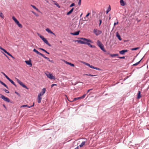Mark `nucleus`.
<instances>
[{
  "label": "nucleus",
  "instance_id": "72a5a7b5",
  "mask_svg": "<svg viewBox=\"0 0 149 149\" xmlns=\"http://www.w3.org/2000/svg\"><path fill=\"white\" fill-rule=\"evenodd\" d=\"M139 47H136V48H132L131 49V50H132V51L136 50L137 49H139Z\"/></svg>",
  "mask_w": 149,
  "mask_h": 149
},
{
  "label": "nucleus",
  "instance_id": "6e6552de",
  "mask_svg": "<svg viewBox=\"0 0 149 149\" xmlns=\"http://www.w3.org/2000/svg\"><path fill=\"white\" fill-rule=\"evenodd\" d=\"M45 74L47 77L51 79H53L54 80L55 79V77L53 76L52 74H50L49 73H45Z\"/></svg>",
  "mask_w": 149,
  "mask_h": 149
},
{
  "label": "nucleus",
  "instance_id": "423d86ee",
  "mask_svg": "<svg viewBox=\"0 0 149 149\" xmlns=\"http://www.w3.org/2000/svg\"><path fill=\"white\" fill-rule=\"evenodd\" d=\"M93 32L96 36H98L101 34L102 32L101 31L97 29H94L93 30Z\"/></svg>",
  "mask_w": 149,
  "mask_h": 149
},
{
  "label": "nucleus",
  "instance_id": "4be33fe9",
  "mask_svg": "<svg viewBox=\"0 0 149 149\" xmlns=\"http://www.w3.org/2000/svg\"><path fill=\"white\" fill-rule=\"evenodd\" d=\"M116 36L118 37L119 40H122V38H121L120 35L118 32L116 33Z\"/></svg>",
  "mask_w": 149,
  "mask_h": 149
},
{
  "label": "nucleus",
  "instance_id": "473e14b6",
  "mask_svg": "<svg viewBox=\"0 0 149 149\" xmlns=\"http://www.w3.org/2000/svg\"><path fill=\"white\" fill-rule=\"evenodd\" d=\"M0 49L3 51L5 53H6V52H7L6 50L2 48L1 46H0Z\"/></svg>",
  "mask_w": 149,
  "mask_h": 149
},
{
  "label": "nucleus",
  "instance_id": "bb28decb",
  "mask_svg": "<svg viewBox=\"0 0 149 149\" xmlns=\"http://www.w3.org/2000/svg\"><path fill=\"white\" fill-rule=\"evenodd\" d=\"M90 42H88L87 44L86 45H88L89 46L91 47L92 48H95V46L94 45H91V44H90Z\"/></svg>",
  "mask_w": 149,
  "mask_h": 149
},
{
  "label": "nucleus",
  "instance_id": "680f3d73",
  "mask_svg": "<svg viewBox=\"0 0 149 149\" xmlns=\"http://www.w3.org/2000/svg\"><path fill=\"white\" fill-rule=\"evenodd\" d=\"M3 106L5 108H6L4 104L3 105Z\"/></svg>",
  "mask_w": 149,
  "mask_h": 149
},
{
  "label": "nucleus",
  "instance_id": "8fccbe9b",
  "mask_svg": "<svg viewBox=\"0 0 149 149\" xmlns=\"http://www.w3.org/2000/svg\"><path fill=\"white\" fill-rule=\"evenodd\" d=\"M86 75H88V76H95V75H92L90 74H86Z\"/></svg>",
  "mask_w": 149,
  "mask_h": 149
},
{
  "label": "nucleus",
  "instance_id": "c9c22d12",
  "mask_svg": "<svg viewBox=\"0 0 149 149\" xmlns=\"http://www.w3.org/2000/svg\"><path fill=\"white\" fill-rule=\"evenodd\" d=\"M1 73L5 77L7 78V79L9 77H8V76L6 74H5L3 72H1Z\"/></svg>",
  "mask_w": 149,
  "mask_h": 149
},
{
  "label": "nucleus",
  "instance_id": "a211bd4d",
  "mask_svg": "<svg viewBox=\"0 0 149 149\" xmlns=\"http://www.w3.org/2000/svg\"><path fill=\"white\" fill-rule=\"evenodd\" d=\"M8 80L13 85H14L16 87V85L15 84L14 82L11 79H10L9 77H8Z\"/></svg>",
  "mask_w": 149,
  "mask_h": 149
},
{
  "label": "nucleus",
  "instance_id": "e433bc0d",
  "mask_svg": "<svg viewBox=\"0 0 149 149\" xmlns=\"http://www.w3.org/2000/svg\"><path fill=\"white\" fill-rule=\"evenodd\" d=\"M110 55L112 57H114V56H118V54H110Z\"/></svg>",
  "mask_w": 149,
  "mask_h": 149
},
{
  "label": "nucleus",
  "instance_id": "a878e982",
  "mask_svg": "<svg viewBox=\"0 0 149 149\" xmlns=\"http://www.w3.org/2000/svg\"><path fill=\"white\" fill-rule=\"evenodd\" d=\"M0 83L1 84L4 86L6 88L8 89V86L4 83H3V82L1 80H0Z\"/></svg>",
  "mask_w": 149,
  "mask_h": 149
},
{
  "label": "nucleus",
  "instance_id": "b1692460",
  "mask_svg": "<svg viewBox=\"0 0 149 149\" xmlns=\"http://www.w3.org/2000/svg\"><path fill=\"white\" fill-rule=\"evenodd\" d=\"M97 44L98 47L102 44L101 42L99 40H97Z\"/></svg>",
  "mask_w": 149,
  "mask_h": 149
},
{
  "label": "nucleus",
  "instance_id": "f8f14e48",
  "mask_svg": "<svg viewBox=\"0 0 149 149\" xmlns=\"http://www.w3.org/2000/svg\"><path fill=\"white\" fill-rule=\"evenodd\" d=\"M25 62L28 65H30V66L31 67L32 66V63L31 60L29 61H25Z\"/></svg>",
  "mask_w": 149,
  "mask_h": 149
},
{
  "label": "nucleus",
  "instance_id": "dca6fc26",
  "mask_svg": "<svg viewBox=\"0 0 149 149\" xmlns=\"http://www.w3.org/2000/svg\"><path fill=\"white\" fill-rule=\"evenodd\" d=\"M87 142V140L85 141L82 142L79 145V147H82L84 145H85V143Z\"/></svg>",
  "mask_w": 149,
  "mask_h": 149
},
{
  "label": "nucleus",
  "instance_id": "603ef678",
  "mask_svg": "<svg viewBox=\"0 0 149 149\" xmlns=\"http://www.w3.org/2000/svg\"><path fill=\"white\" fill-rule=\"evenodd\" d=\"M100 21V23H99V25H100L102 23V20L101 19H100L99 20Z\"/></svg>",
  "mask_w": 149,
  "mask_h": 149
},
{
  "label": "nucleus",
  "instance_id": "4d7b16f0",
  "mask_svg": "<svg viewBox=\"0 0 149 149\" xmlns=\"http://www.w3.org/2000/svg\"><path fill=\"white\" fill-rule=\"evenodd\" d=\"M105 54H109V52H107Z\"/></svg>",
  "mask_w": 149,
  "mask_h": 149
},
{
  "label": "nucleus",
  "instance_id": "f03ea898",
  "mask_svg": "<svg viewBox=\"0 0 149 149\" xmlns=\"http://www.w3.org/2000/svg\"><path fill=\"white\" fill-rule=\"evenodd\" d=\"M12 19L14 21L16 24L18 25V26L20 28H22V25L19 23V21L15 18L14 16L12 17Z\"/></svg>",
  "mask_w": 149,
  "mask_h": 149
},
{
  "label": "nucleus",
  "instance_id": "e2e57ef3",
  "mask_svg": "<svg viewBox=\"0 0 149 149\" xmlns=\"http://www.w3.org/2000/svg\"><path fill=\"white\" fill-rule=\"evenodd\" d=\"M82 14H81V15H80V17H81V15H82Z\"/></svg>",
  "mask_w": 149,
  "mask_h": 149
},
{
  "label": "nucleus",
  "instance_id": "864d4df0",
  "mask_svg": "<svg viewBox=\"0 0 149 149\" xmlns=\"http://www.w3.org/2000/svg\"><path fill=\"white\" fill-rule=\"evenodd\" d=\"M118 24V22H115L114 24V25L115 26V25Z\"/></svg>",
  "mask_w": 149,
  "mask_h": 149
},
{
  "label": "nucleus",
  "instance_id": "052dcab7",
  "mask_svg": "<svg viewBox=\"0 0 149 149\" xmlns=\"http://www.w3.org/2000/svg\"><path fill=\"white\" fill-rule=\"evenodd\" d=\"M15 93L17 94H18V93H17V92H15Z\"/></svg>",
  "mask_w": 149,
  "mask_h": 149
},
{
  "label": "nucleus",
  "instance_id": "6e6d98bb",
  "mask_svg": "<svg viewBox=\"0 0 149 149\" xmlns=\"http://www.w3.org/2000/svg\"><path fill=\"white\" fill-rule=\"evenodd\" d=\"M2 53H3L4 54V55H5V56L6 57H7V58H8V56H7L6 54H4L3 52H2Z\"/></svg>",
  "mask_w": 149,
  "mask_h": 149
},
{
  "label": "nucleus",
  "instance_id": "9d476101",
  "mask_svg": "<svg viewBox=\"0 0 149 149\" xmlns=\"http://www.w3.org/2000/svg\"><path fill=\"white\" fill-rule=\"evenodd\" d=\"M41 95V94H38V103H40L42 99Z\"/></svg>",
  "mask_w": 149,
  "mask_h": 149
},
{
  "label": "nucleus",
  "instance_id": "ea45409f",
  "mask_svg": "<svg viewBox=\"0 0 149 149\" xmlns=\"http://www.w3.org/2000/svg\"><path fill=\"white\" fill-rule=\"evenodd\" d=\"M81 0H79V1L78 4L79 6H80L81 5Z\"/></svg>",
  "mask_w": 149,
  "mask_h": 149
},
{
  "label": "nucleus",
  "instance_id": "ddd939ff",
  "mask_svg": "<svg viewBox=\"0 0 149 149\" xmlns=\"http://www.w3.org/2000/svg\"><path fill=\"white\" fill-rule=\"evenodd\" d=\"M33 51L34 52H36L37 54H38L41 56H42L43 54H42L40 52H39L37 50H36V49H33Z\"/></svg>",
  "mask_w": 149,
  "mask_h": 149
},
{
  "label": "nucleus",
  "instance_id": "3c124183",
  "mask_svg": "<svg viewBox=\"0 0 149 149\" xmlns=\"http://www.w3.org/2000/svg\"><path fill=\"white\" fill-rule=\"evenodd\" d=\"M90 13H88L87 15H86V17H88L90 15Z\"/></svg>",
  "mask_w": 149,
  "mask_h": 149
},
{
  "label": "nucleus",
  "instance_id": "cd10ccee",
  "mask_svg": "<svg viewBox=\"0 0 149 149\" xmlns=\"http://www.w3.org/2000/svg\"><path fill=\"white\" fill-rule=\"evenodd\" d=\"M141 92L140 91H139L138 93V96L137 98L138 99H139L141 97Z\"/></svg>",
  "mask_w": 149,
  "mask_h": 149
},
{
  "label": "nucleus",
  "instance_id": "393cba45",
  "mask_svg": "<svg viewBox=\"0 0 149 149\" xmlns=\"http://www.w3.org/2000/svg\"><path fill=\"white\" fill-rule=\"evenodd\" d=\"M74 8H72V9L68 12L67 13V15H68L71 14L73 12L74 10Z\"/></svg>",
  "mask_w": 149,
  "mask_h": 149
},
{
  "label": "nucleus",
  "instance_id": "a18cd8bd",
  "mask_svg": "<svg viewBox=\"0 0 149 149\" xmlns=\"http://www.w3.org/2000/svg\"><path fill=\"white\" fill-rule=\"evenodd\" d=\"M4 91H5L6 93H9V91L8 90H7L5 89V90H4Z\"/></svg>",
  "mask_w": 149,
  "mask_h": 149
},
{
  "label": "nucleus",
  "instance_id": "09e8293b",
  "mask_svg": "<svg viewBox=\"0 0 149 149\" xmlns=\"http://www.w3.org/2000/svg\"><path fill=\"white\" fill-rule=\"evenodd\" d=\"M57 85L55 84H53L51 85V87H52L54 86H57Z\"/></svg>",
  "mask_w": 149,
  "mask_h": 149
},
{
  "label": "nucleus",
  "instance_id": "79ce46f5",
  "mask_svg": "<svg viewBox=\"0 0 149 149\" xmlns=\"http://www.w3.org/2000/svg\"><path fill=\"white\" fill-rule=\"evenodd\" d=\"M74 5H75V4H74V3H72V4L70 5V7H72V6H74Z\"/></svg>",
  "mask_w": 149,
  "mask_h": 149
},
{
  "label": "nucleus",
  "instance_id": "39448f33",
  "mask_svg": "<svg viewBox=\"0 0 149 149\" xmlns=\"http://www.w3.org/2000/svg\"><path fill=\"white\" fill-rule=\"evenodd\" d=\"M0 97L3 99L5 101L7 102H9L10 101V100L8 98L4 96V95L1 94H0Z\"/></svg>",
  "mask_w": 149,
  "mask_h": 149
},
{
  "label": "nucleus",
  "instance_id": "6ab92c4d",
  "mask_svg": "<svg viewBox=\"0 0 149 149\" xmlns=\"http://www.w3.org/2000/svg\"><path fill=\"white\" fill-rule=\"evenodd\" d=\"M34 103H33V105L32 106H28V105H22V106H21V107H28V108H31L32 107H33L34 105Z\"/></svg>",
  "mask_w": 149,
  "mask_h": 149
},
{
  "label": "nucleus",
  "instance_id": "c756f323",
  "mask_svg": "<svg viewBox=\"0 0 149 149\" xmlns=\"http://www.w3.org/2000/svg\"><path fill=\"white\" fill-rule=\"evenodd\" d=\"M111 10V8L110 6H109L108 9L106 11L107 14Z\"/></svg>",
  "mask_w": 149,
  "mask_h": 149
},
{
  "label": "nucleus",
  "instance_id": "7ed1b4c3",
  "mask_svg": "<svg viewBox=\"0 0 149 149\" xmlns=\"http://www.w3.org/2000/svg\"><path fill=\"white\" fill-rule=\"evenodd\" d=\"M39 36L45 43L47 44L49 46H51V45L48 42V41L45 38H44L43 36L41 35H39Z\"/></svg>",
  "mask_w": 149,
  "mask_h": 149
},
{
  "label": "nucleus",
  "instance_id": "58836bf2",
  "mask_svg": "<svg viewBox=\"0 0 149 149\" xmlns=\"http://www.w3.org/2000/svg\"><path fill=\"white\" fill-rule=\"evenodd\" d=\"M0 17L3 18L4 17V16L2 13L0 12Z\"/></svg>",
  "mask_w": 149,
  "mask_h": 149
},
{
  "label": "nucleus",
  "instance_id": "9b49d317",
  "mask_svg": "<svg viewBox=\"0 0 149 149\" xmlns=\"http://www.w3.org/2000/svg\"><path fill=\"white\" fill-rule=\"evenodd\" d=\"M127 50H123L119 52V53L121 54L124 55L125 52H127Z\"/></svg>",
  "mask_w": 149,
  "mask_h": 149
},
{
  "label": "nucleus",
  "instance_id": "c85d7f7f",
  "mask_svg": "<svg viewBox=\"0 0 149 149\" xmlns=\"http://www.w3.org/2000/svg\"><path fill=\"white\" fill-rule=\"evenodd\" d=\"M39 49H40V50H41L42 51H43L44 52H45V53H46L48 54H49V53L48 52H47L46 50H45V49H42V48H39Z\"/></svg>",
  "mask_w": 149,
  "mask_h": 149
},
{
  "label": "nucleus",
  "instance_id": "13d9d810",
  "mask_svg": "<svg viewBox=\"0 0 149 149\" xmlns=\"http://www.w3.org/2000/svg\"><path fill=\"white\" fill-rule=\"evenodd\" d=\"M74 149H79L78 146H77L76 148Z\"/></svg>",
  "mask_w": 149,
  "mask_h": 149
},
{
  "label": "nucleus",
  "instance_id": "49530a36",
  "mask_svg": "<svg viewBox=\"0 0 149 149\" xmlns=\"http://www.w3.org/2000/svg\"><path fill=\"white\" fill-rule=\"evenodd\" d=\"M56 5L59 8H60V6L59 5L58 3H57Z\"/></svg>",
  "mask_w": 149,
  "mask_h": 149
},
{
  "label": "nucleus",
  "instance_id": "1a4fd4ad",
  "mask_svg": "<svg viewBox=\"0 0 149 149\" xmlns=\"http://www.w3.org/2000/svg\"><path fill=\"white\" fill-rule=\"evenodd\" d=\"M45 30L48 32V33L55 35V34L49 28H47L45 29Z\"/></svg>",
  "mask_w": 149,
  "mask_h": 149
},
{
  "label": "nucleus",
  "instance_id": "37998d69",
  "mask_svg": "<svg viewBox=\"0 0 149 149\" xmlns=\"http://www.w3.org/2000/svg\"><path fill=\"white\" fill-rule=\"evenodd\" d=\"M32 13H33V14H34L36 16H38V15L36 13H35L33 12Z\"/></svg>",
  "mask_w": 149,
  "mask_h": 149
},
{
  "label": "nucleus",
  "instance_id": "4468645a",
  "mask_svg": "<svg viewBox=\"0 0 149 149\" xmlns=\"http://www.w3.org/2000/svg\"><path fill=\"white\" fill-rule=\"evenodd\" d=\"M46 91V89L45 88H43L42 89L41 92L39 94H41V95H43L45 93Z\"/></svg>",
  "mask_w": 149,
  "mask_h": 149
},
{
  "label": "nucleus",
  "instance_id": "2f4dec72",
  "mask_svg": "<svg viewBox=\"0 0 149 149\" xmlns=\"http://www.w3.org/2000/svg\"><path fill=\"white\" fill-rule=\"evenodd\" d=\"M31 6L35 9L37 11H39V10L37 8L34 6L31 5Z\"/></svg>",
  "mask_w": 149,
  "mask_h": 149
},
{
  "label": "nucleus",
  "instance_id": "7c9ffc66",
  "mask_svg": "<svg viewBox=\"0 0 149 149\" xmlns=\"http://www.w3.org/2000/svg\"><path fill=\"white\" fill-rule=\"evenodd\" d=\"M6 53L9 56H10L13 58L15 59V58L13 56H12L9 53L7 52Z\"/></svg>",
  "mask_w": 149,
  "mask_h": 149
},
{
  "label": "nucleus",
  "instance_id": "412c9836",
  "mask_svg": "<svg viewBox=\"0 0 149 149\" xmlns=\"http://www.w3.org/2000/svg\"><path fill=\"white\" fill-rule=\"evenodd\" d=\"M90 68H93V69H95V70H101V69L100 68H97V67H94L93 66L91 65Z\"/></svg>",
  "mask_w": 149,
  "mask_h": 149
},
{
  "label": "nucleus",
  "instance_id": "20e7f679",
  "mask_svg": "<svg viewBox=\"0 0 149 149\" xmlns=\"http://www.w3.org/2000/svg\"><path fill=\"white\" fill-rule=\"evenodd\" d=\"M16 79L17 82L22 86L24 87V88L26 89H28V88H27V87L25 86L24 84L20 80H19L18 79L16 78Z\"/></svg>",
  "mask_w": 149,
  "mask_h": 149
},
{
  "label": "nucleus",
  "instance_id": "5701e85b",
  "mask_svg": "<svg viewBox=\"0 0 149 149\" xmlns=\"http://www.w3.org/2000/svg\"><path fill=\"white\" fill-rule=\"evenodd\" d=\"M79 31H78L74 33H71V34L74 35H77L79 34Z\"/></svg>",
  "mask_w": 149,
  "mask_h": 149
},
{
  "label": "nucleus",
  "instance_id": "4c0bfd02",
  "mask_svg": "<svg viewBox=\"0 0 149 149\" xmlns=\"http://www.w3.org/2000/svg\"><path fill=\"white\" fill-rule=\"evenodd\" d=\"M42 56L43 57H44V58H45L47 59V60H49V58H48L46 56H45L43 54Z\"/></svg>",
  "mask_w": 149,
  "mask_h": 149
},
{
  "label": "nucleus",
  "instance_id": "0eeeda50",
  "mask_svg": "<svg viewBox=\"0 0 149 149\" xmlns=\"http://www.w3.org/2000/svg\"><path fill=\"white\" fill-rule=\"evenodd\" d=\"M86 95V94H85L83 95L81 97H77V98H74V99L72 101H70V100H68L70 102H73L74 101H76V100H77L79 99H82L84 98L85 97Z\"/></svg>",
  "mask_w": 149,
  "mask_h": 149
},
{
  "label": "nucleus",
  "instance_id": "aec40b11",
  "mask_svg": "<svg viewBox=\"0 0 149 149\" xmlns=\"http://www.w3.org/2000/svg\"><path fill=\"white\" fill-rule=\"evenodd\" d=\"M120 3L121 5L122 6H124L125 5V4L123 0H120Z\"/></svg>",
  "mask_w": 149,
  "mask_h": 149
},
{
  "label": "nucleus",
  "instance_id": "bf43d9fd",
  "mask_svg": "<svg viewBox=\"0 0 149 149\" xmlns=\"http://www.w3.org/2000/svg\"><path fill=\"white\" fill-rule=\"evenodd\" d=\"M48 60L49 61H50V62H53V61H52V60H51V61L50 60H49H49Z\"/></svg>",
  "mask_w": 149,
  "mask_h": 149
},
{
  "label": "nucleus",
  "instance_id": "a19ab883",
  "mask_svg": "<svg viewBox=\"0 0 149 149\" xmlns=\"http://www.w3.org/2000/svg\"><path fill=\"white\" fill-rule=\"evenodd\" d=\"M84 63L86 65L90 67L91 65H90L89 64L86 63Z\"/></svg>",
  "mask_w": 149,
  "mask_h": 149
},
{
  "label": "nucleus",
  "instance_id": "c03bdc74",
  "mask_svg": "<svg viewBox=\"0 0 149 149\" xmlns=\"http://www.w3.org/2000/svg\"><path fill=\"white\" fill-rule=\"evenodd\" d=\"M118 58H119L120 59H124L125 58V56H123V57H118Z\"/></svg>",
  "mask_w": 149,
  "mask_h": 149
},
{
  "label": "nucleus",
  "instance_id": "f3484780",
  "mask_svg": "<svg viewBox=\"0 0 149 149\" xmlns=\"http://www.w3.org/2000/svg\"><path fill=\"white\" fill-rule=\"evenodd\" d=\"M65 63L67 64H68L70 65L72 67H74V64L71 63H70L69 62H68L67 61H64Z\"/></svg>",
  "mask_w": 149,
  "mask_h": 149
},
{
  "label": "nucleus",
  "instance_id": "5fc2aeb1",
  "mask_svg": "<svg viewBox=\"0 0 149 149\" xmlns=\"http://www.w3.org/2000/svg\"><path fill=\"white\" fill-rule=\"evenodd\" d=\"M92 89H89L87 91V93H88V92H89L92 90Z\"/></svg>",
  "mask_w": 149,
  "mask_h": 149
},
{
  "label": "nucleus",
  "instance_id": "f257e3e1",
  "mask_svg": "<svg viewBox=\"0 0 149 149\" xmlns=\"http://www.w3.org/2000/svg\"><path fill=\"white\" fill-rule=\"evenodd\" d=\"M80 40H77L76 41L81 44H87L88 42L92 43V41L90 39H87L83 38H80Z\"/></svg>",
  "mask_w": 149,
  "mask_h": 149
},
{
  "label": "nucleus",
  "instance_id": "de8ad7c7",
  "mask_svg": "<svg viewBox=\"0 0 149 149\" xmlns=\"http://www.w3.org/2000/svg\"><path fill=\"white\" fill-rule=\"evenodd\" d=\"M54 3V4L56 5L57 3L56 1H52Z\"/></svg>",
  "mask_w": 149,
  "mask_h": 149
},
{
  "label": "nucleus",
  "instance_id": "f704fd0d",
  "mask_svg": "<svg viewBox=\"0 0 149 149\" xmlns=\"http://www.w3.org/2000/svg\"><path fill=\"white\" fill-rule=\"evenodd\" d=\"M141 60H140L138 62H137V63H135V64H134L133 65V66H136L138 64H139V63H140V62H141Z\"/></svg>",
  "mask_w": 149,
  "mask_h": 149
},
{
  "label": "nucleus",
  "instance_id": "2eb2a0df",
  "mask_svg": "<svg viewBox=\"0 0 149 149\" xmlns=\"http://www.w3.org/2000/svg\"><path fill=\"white\" fill-rule=\"evenodd\" d=\"M101 50H102L103 52H106V51L104 48V46L103 45V44H102L101 45H100L99 47Z\"/></svg>",
  "mask_w": 149,
  "mask_h": 149
}]
</instances>
